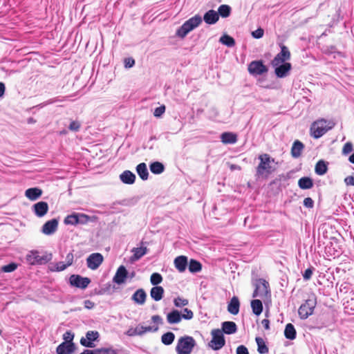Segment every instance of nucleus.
I'll use <instances>...</instances> for the list:
<instances>
[{
	"instance_id": "obj_22",
	"label": "nucleus",
	"mask_w": 354,
	"mask_h": 354,
	"mask_svg": "<svg viewBox=\"0 0 354 354\" xmlns=\"http://www.w3.org/2000/svg\"><path fill=\"white\" fill-rule=\"evenodd\" d=\"M203 19L207 24H214L219 19L218 14L214 10H209L204 15Z\"/></svg>"
},
{
	"instance_id": "obj_41",
	"label": "nucleus",
	"mask_w": 354,
	"mask_h": 354,
	"mask_svg": "<svg viewBox=\"0 0 354 354\" xmlns=\"http://www.w3.org/2000/svg\"><path fill=\"white\" fill-rule=\"evenodd\" d=\"M188 268L191 272H198L201 270L202 266L199 261L194 259H191L188 266Z\"/></svg>"
},
{
	"instance_id": "obj_32",
	"label": "nucleus",
	"mask_w": 354,
	"mask_h": 354,
	"mask_svg": "<svg viewBox=\"0 0 354 354\" xmlns=\"http://www.w3.org/2000/svg\"><path fill=\"white\" fill-rule=\"evenodd\" d=\"M298 186L301 189H308L313 187V181L310 177H302L298 180Z\"/></svg>"
},
{
	"instance_id": "obj_16",
	"label": "nucleus",
	"mask_w": 354,
	"mask_h": 354,
	"mask_svg": "<svg viewBox=\"0 0 354 354\" xmlns=\"http://www.w3.org/2000/svg\"><path fill=\"white\" fill-rule=\"evenodd\" d=\"M32 211L37 217H43L48 211V205L46 202L39 201L32 207Z\"/></svg>"
},
{
	"instance_id": "obj_54",
	"label": "nucleus",
	"mask_w": 354,
	"mask_h": 354,
	"mask_svg": "<svg viewBox=\"0 0 354 354\" xmlns=\"http://www.w3.org/2000/svg\"><path fill=\"white\" fill-rule=\"evenodd\" d=\"M304 205L307 208H313L314 206V201L311 198L307 197L304 200Z\"/></svg>"
},
{
	"instance_id": "obj_36",
	"label": "nucleus",
	"mask_w": 354,
	"mask_h": 354,
	"mask_svg": "<svg viewBox=\"0 0 354 354\" xmlns=\"http://www.w3.org/2000/svg\"><path fill=\"white\" fill-rule=\"evenodd\" d=\"M151 171L154 174H160L165 170V167L162 163L160 162H152L149 166Z\"/></svg>"
},
{
	"instance_id": "obj_43",
	"label": "nucleus",
	"mask_w": 354,
	"mask_h": 354,
	"mask_svg": "<svg viewBox=\"0 0 354 354\" xmlns=\"http://www.w3.org/2000/svg\"><path fill=\"white\" fill-rule=\"evenodd\" d=\"M162 281V277L160 274L154 272L151 275L150 281L152 285L157 286Z\"/></svg>"
},
{
	"instance_id": "obj_35",
	"label": "nucleus",
	"mask_w": 354,
	"mask_h": 354,
	"mask_svg": "<svg viewBox=\"0 0 354 354\" xmlns=\"http://www.w3.org/2000/svg\"><path fill=\"white\" fill-rule=\"evenodd\" d=\"M252 312L256 315H259L263 311V304L261 300L254 299L251 301Z\"/></svg>"
},
{
	"instance_id": "obj_25",
	"label": "nucleus",
	"mask_w": 354,
	"mask_h": 354,
	"mask_svg": "<svg viewBox=\"0 0 354 354\" xmlns=\"http://www.w3.org/2000/svg\"><path fill=\"white\" fill-rule=\"evenodd\" d=\"M120 179L124 184L131 185L135 182L136 175L131 171L126 170L120 175Z\"/></svg>"
},
{
	"instance_id": "obj_61",
	"label": "nucleus",
	"mask_w": 354,
	"mask_h": 354,
	"mask_svg": "<svg viewBox=\"0 0 354 354\" xmlns=\"http://www.w3.org/2000/svg\"><path fill=\"white\" fill-rule=\"evenodd\" d=\"M151 320L153 322L158 324H162V319L160 315H153L151 317Z\"/></svg>"
},
{
	"instance_id": "obj_64",
	"label": "nucleus",
	"mask_w": 354,
	"mask_h": 354,
	"mask_svg": "<svg viewBox=\"0 0 354 354\" xmlns=\"http://www.w3.org/2000/svg\"><path fill=\"white\" fill-rule=\"evenodd\" d=\"M82 354H97V348L94 349V350H88V349L84 350L82 352Z\"/></svg>"
},
{
	"instance_id": "obj_30",
	"label": "nucleus",
	"mask_w": 354,
	"mask_h": 354,
	"mask_svg": "<svg viewBox=\"0 0 354 354\" xmlns=\"http://www.w3.org/2000/svg\"><path fill=\"white\" fill-rule=\"evenodd\" d=\"M221 140L224 144H234L237 141V137L233 133L225 132L221 135Z\"/></svg>"
},
{
	"instance_id": "obj_29",
	"label": "nucleus",
	"mask_w": 354,
	"mask_h": 354,
	"mask_svg": "<svg viewBox=\"0 0 354 354\" xmlns=\"http://www.w3.org/2000/svg\"><path fill=\"white\" fill-rule=\"evenodd\" d=\"M304 147V145L299 140L295 141L291 149L292 156L295 158H299L301 154Z\"/></svg>"
},
{
	"instance_id": "obj_26",
	"label": "nucleus",
	"mask_w": 354,
	"mask_h": 354,
	"mask_svg": "<svg viewBox=\"0 0 354 354\" xmlns=\"http://www.w3.org/2000/svg\"><path fill=\"white\" fill-rule=\"evenodd\" d=\"M221 331L227 335L234 334L237 331V326L234 322H224L222 323Z\"/></svg>"
},
{
	"instance_id": "obj_21",
	"label": "nucleus",
	"mask_w": 354,
	"mask_h": 354,
	"mask_svg": "<svg viewBox=\"0 0 354 354\" xmlns=\"http://www.w3.org/2000/svg\"><path fill=\"white\" fill-rule=\"evenodd\" d=\"M147 294L142 288L137 290L131 297V299L139 305H143L145 303Z\"/></svg>"
},
{
	"instance_id": "obj_59",
	"label": "nucleus",
	"mask_w": 354,
	"mask_h": 354,
	"mask_svg": "<svg viewBox=\"0 0 354 354\" xmlns=\"http://www.w3.org/2000/svg\"><path fill=\"white\" fill-rule=\"evenodd\" d=\"M313 274V270L310 268H308L305 270L303 274V277L305 280H309Z\"/></svg>"
},
{
	"instance_id": "obj_13",
	"label": "nucleus",
	"mask_w": 354,
	"mask_h": 354,
	"mask_svg": "<svg viewBox=\"0 0 354 354\" xmlns=\"http://www.w3.org/2000/svg\"><path fill=\"white\" fill-rule=\"evenodd\" d=\"M99 337V333L97 331L89 330L86 334V338L82 337L80 339V344L88 348H93L95 346L93 342L97 339Z\"/></svg>"
},
{
	"instance_id": "obj_23",
	"label": "nucleus",
	"mask_w": 354,
	"mask_h": 354,
	"mask_svg": "<svg viewBox=\"0 0 354 354\" xmlns=\"http://www.w3.org/2000/svg\"><path fill=\"white\" fill-rule=\"evenodd\" d=\"M240 302L239 298L234 296L227 305V310L232 315H236L239 312Z\"/></svg>"
},
{
	"instance_id": "obj_34",
	"label": "nucleus",
	"mask_w": 354,
	"mask_h": 354,
	"mask_svg": "<svg viewBox=\"0 0 354 354\" xmlns=\"http://www.w3.org/2000/svg\"><path fill=\"white\" fill-rule=\"evenodd\" d=\"M296 330L292 324H288L284 330V335L286 339L293 340L296 338Z\"/></svg>"
},
{
	"instance_id": "obj_15",
	"label": "nucleus",
	"mask_w": 354,
	"mask_h": 354,
	"mask_svg": "<svg viewBox=\"0 0 354 354\" xmlns=\"http://www.w3.org/2000/svg\"><path fill=\"white\" fill-rule=\"evenodd\" d=\"M128 278V271L124 266H120L117 269L113 278V281L118 285L125 283Z\"/></svg>"
},
{
	"instance_id": "obj_38",
	"label": "nucleus",
	"mask_w": 354,
	"mask_h": 354,
	"mask_svg": "<svg viewBox=\"0 0 354 354\" xmlns=\"http://www.w3.org/2000/svg\"><path fill=\"white\" fill-rule=\"evenodd\" d=\"M147 248H134L132 250L133 252V255L132 257V259L134 261L140 259L142 257H143L147 253Z\"/></svg>"
},
{
	"instance_id": "obj_39",
	"label": "nucleus",
	"mask_w": 354,
	"mask_h": 354,
	"mask_svg": "<svg viewBox=\"0 0 354 354\" xmlns=\"http://www.w3.org/2000/svg\"><path fill=\"white\" fill-rule=\"evenodd\" d=\"M175 339V335L172 332H167L161 337V341L165 345L171 344Z\"/></svg>"
},
{
	"instance_id": "obj_33",
	"label": "nucleus",
	"mask_w": 354,
	"mask_h": 354,
	"mask_svg": "<svg viewBox=\"0 0 354 354\" xmlns=\"http://www.w3.org/2000/svg\"><path fill=\"white\" fill-rule=\"evenodd\" d=\"M328 170V166L326 162L323 160H319L315 167V171L317 175L322 176L324 175Z\"/></svg>"
},
{
	"instance_id": "obj_11",
	"label": "nucleus",
	"mask_w": 354,
	"mask_h": 354,
	"mask_svg": "<svg viewBox=\"0 0 354 354\" xmlns=\"http://www.w3.org/2000/svg\"><path fill=\"white\" fill-rule=\"evenodd\" d=\"M103 260V256L100 253H93L86 259L87 267L91 270H95L100 267Z\"/></svg>"
},
{
	"instance_id": "obj_44",
	"label": "nucleus",
	"mask_w": 354,
	"mask_h": 354,
	"mask_svg": "<svg viewBox=\"0 0 354 354\" xmlns=\"http://www.w3.org/2000/svg\"><path fill=\"white\" fill-rule=\"evenodd\" d=\"M189 301L187 299H184L180 297H178L174 299V304L177 308H182L187 305H188Z\"/></svg>"
},
{
	"instance_id": "obj_37",
	"label": "nucleus",
	"mask_w": 354,
	"mask_h": 354,
	"mask_svg": "<svg viewBox=\"0 0 354 354\" xmlns=\"http://www.w3.org/2000/svg\"><path fill=\"white\" fill-rule=\"evenodd\" d=\"M256 342L257 344V351L260 354H266L268 353V347L266 345L264 340L259 337H256Z\"/></svg>"
},
{
	"instance_id": "obj_28",
	"label": "nucleus",
	"mask_w": 354,
	"mask_h": 354,
	"mask_svg": "<svg viewBox=\"0 0 354 354\" xmlns=\"http://www.w3.org/2000/svg\"><path fill=\"white\" fill-rule=\"evenodd\" d=\"M164 292L165 290L162 286H157L151 289L150 295L153 300L158 301L162 299Z\"/></svg>"
},
{
	"instance_id": "obj_62",
	"label": "nucleus",
	"mask_w": 354,
	"mask_h": 354,
	"mask_svg": "<svg viewBox=\"0 0 354 354\" xmlns=\"http://www.w3.org/2000/svg\"><path fill=\"white\" fill-rule=\"evenodd\" d=\"M84 304V307L87 309H91L94 307V303L91 300H85Z\"/></svg>"
},
{
	"instance_id": "obj_56",
	"label": "nucleus",
	"mask_w": 354,
	"mask_h": 354,
	"mask_svg": "<svg viewBox=\"0 0 354 354\" xmlns=\"http://www.w3.org/2000/svg\"><path fill=\"white\" fill-rule=\"evenodd\" d=\"M134 64L135 60L133 58L129 57L124 59V66L126 68H131Z\"/></svg>"
},
{
	"instance_id": "obj_10",
	"label": "nucleus",
	"mask_w": 354,
	"mask_h": 354,
	"mask_svg": "<svg viewBox=\"0 0 354 354\" xmlns=\"http://www.w3.org/2000/svg\"><path fill=\"white\" fill-rule=\"evenodd\" d=\"M70 283L81 289H85L91 283V279L88 277H83L77 274H72L69 279Z\"/></svg>"
},
{
	"instance_id": "obj_17",
	"label": "nucleus",
	"mask_w": 354,
	"mask_h": 354,
	"mask_svg": "<svg viewBox=\"0 0 354 354\" xmlns=\"http://www.w3.org/2000/svg\"><path fill=\"white\" fill-rule=\"evenodd\" d=\"M58 221L57 219H51L44 223L42 227L41 232L46 235H50L53 234L57 229Z\"/></svg>"
},
{
	"instance_id": "obj_50",
	"label": "nucleus",
	"mask_w": 354,
	"mask_h": 354,
	"mask_svg": "<svg viewBox=\"0 0 354 354\" xmlns=\"http://www.w3.org/2000/svg\"><path fill=\"white\" fill-rule=\"evenodd\" d=\"M74 338V333L71 331H66L63 335V339H64V342H68V344H71V342H73Z\"/></svg>"
},
{
	"instance_id": "obj_58",
	"label": "nucleus",
	"mask_w": 354,
	"mask_h": 354,
	"mask_svg": "<svg viewBox=\"0 0 354 354\" xmlns=\"http://www.w3.org/2000/svg\"><path fill=\"white\" fill-rule=\"evenodd\" d=\"M344 183L347 186H354V176H348L344 178Z\"/></svg>"
},
{
	"instance_id": "obj_14",
	"label": "nucleus",
	"mask_w": 354,
	"mask_h": 354,
	"mask_svg": "<svg viewBox=\"0 0 354 354\" xmlns=\"http://www.w3.org/2000/svg\"><path fill=\"white\" fill-rule=\"evenodd\" d=\"M268 283L266 280H264L263 279H259L256 284V288H255V290H254L252 297H262L263 296H266L267 295V293L268 292Z\"/></svg>"
},
{
	"instance_id": "obj_52",
	"label": "nucleus",
	"mask_w": 354,
	"mask_h": 354,
	"mask_svg": "<svg viewBox=\"0 0 354 354\" xmlns=\"http://www.w3.org/2000/svg\"><path fill=\"white\" fill-rule=\"evenodd\" d=\"M80 123L78 121H72L69 126L68 129L72 131H78L80 129Z\"/></svg>"
},
{
	"instance_id": "obj_46",
	"label": "nucleus",
	"mask_w": 354,
	"mask_h": 354,
	"mask_svg": "<svg viewBox=\"0 0 354 354\" xmlns=\"http://www.w3.org/2000/svg\"><path fill=\"white\" fill-rule=\"evenodd\" d=\"M181 316L183 319L190 320L194 317V313L190 309L184 308L181 313Z\"/></svg>"
},
{
	"instance_id": "obj_18",
	"label": "nucleus",
	"mask_w": 354,
	"mask_h": 354,
	"mask_svg": "<svg viewBox=\"0 0 354 354\" xmlns=\"http://www.w3.org/2000/svg\"><path fill=\"white\" fill-rule=\"evenodd\" d=\"M75 350V344L73 342L61 343L56 348L57 354H72Z\"/></svg>"
},
{
	"instance_id": "obj_27",
	"label": "nucleus",
	"mask_w": 354,
	"mask_h": 354,
	"mask_svg": "<svg viewBox=\"0 0 354 354\" xmlns=\"http://www.w3.org/2000/svg\"><path fill=\"white\" fill-rule=\"evenodd\" d=\"M174 265L179 272H184L187 266V257L185 256H179L176 257L174 260Z\"/></svg>"
},
{
	"instance_id": "obj_1",
	"label": "nucleus",
	"mask_w": 354,
	"mask_h": 354,
	"mask_svg": "<svg viewBox=\"0 0 354 354\" xmlns=\"http://www.w3.org/2000/svg\"><path fill=\"white\" fill-rule=\"evenodd\" d=\"M335 125V122L333 120H328L323 118L317 120L313 122L310 126V136L315 139H318L329 130L332 129Z\"/></svg>"
},
{
	"instance_id": "obj_31",
	"label": "nucleus",
	"mask_w": 354,
	"mask_h": 354,
	"mask_svg": "<svg viewBox=\"0 0 354 354\" xmlns=\"http://www.w3.org/2000/svg\"><path fill=\"white\" fill-rule=\"evenodd\" d=\"M136 171L142 180H147L149 172L147 170V165L145 162L140 163L137 165Z\"/></svg>"
},
{
	"instance_id": "obj_12",
	"label": "nucleus",
	"mask_w": 354,
	"mask_h": 354,
	"mask_svg": "<svg viewBox=\"0 0 354 354\" xmlns=\"http://www.w3.org/2000/svg\"><path fill=\"white\" fill-rule=\"evenodd\" d=\"M248 71L251 75H260L268 71V68L262 61H252L248 65Z\"/></svg>"
},
{
	"instance_id": "obj_5",
	"label": "nucleus",
	"mask_w": 354,
	"mask_h": 354,
	"mask_svg": "<svg viewBox=\"0 0 354 354\" xmlns=\"http://www.w3.org/2000/svg\"><path fill=\"white\" fill-rule=\"evenodd\" d=\"M317 305V299L315 295H312L302 304L299 310L298 313L299 317L302 319H307L313 313L314 309Z\"/></svg>"
},
{
	"instance_id": "obj_63",
	"label": "nucleus",
	"mask_w": 354,
	"mask_h": 354,
	"mask_svg": "<svg viewBox=\"0 0 354 354\" xmlns=\"http://www.w3.org/2000/svg\"><path fill=\"white\" fill-rule=\"evenodd\" d=\"M261 324L266 330L270 328V321L267 319H264L261 321Z\"/></svg>"
},
{
	"instance_id": "obj_19",
	"label": "nucleus",
	"mask_w": 354,
	"mask_h": 354,
	"mask_svg": "<svg viewBox=\"0 0 354 354\" xmlns=\"http://www.w3.org/2000/svg\"><path fill=\"white\" fill-rule=\"evenodd\" d=\"M275 67V74L279 78L285 77L288 75L291 70V64L290 63H282Z\"/></svg>"
},
{
	"instance_id": "obj_51",
	"label": "nucleus",
	"mask_w": 354,
	"mask_h": 354,
	"mask_svg": "<svg viewBox=\"0 0 354 354\" xmlns=\"http://www.w3.org/2000/svg\"><path fill=\"white\" fill-rule=\"evenodd\" d=\"M165 111V106L162 105L155 109L153 115L156 118H160Z\"/></svg>"
},
{
	"instance_id": "obj_40",
	"label": "nucleus",
	"mask_w": 354,
	"mask_h": 354,
	"mask_svg": "<svg viewBox=\"0 0 354 354\" xmlns=\"http://www.w3.org/2000/svg\"><path fill=\"white\" fill-rule=\"evenodd\" d=\"M217 13L222 17H227L230 15L231 8L228 5L223 4L218 7Z\"/></svg>"
},
{
	"instance_id": "obj_24",
	"label": "nucleus",
	"mask_w": 354,
	"mask_h": 354,
	"mask_svg": "<svg viewBox=\"0 0 354 354\" xmlns=\"http://www.w3.org/2000/svg\"><path fill=\"white\" fill-rule=\"evenodd\" d=\"M42 194V190L38 187L29 188L26 190L25 196L30 201H36Z\"/></svg>"
},
{
	"instance_id": "obj_42",
	"label": "nucleus",
	"mask_w": 354,
	"mask_h": 354,
	"mask_svg": "<svg viewBox=\"0 0 354 354\" xmlns=\"http://www.w3.org/2000/svg\"><path fill=\"white\" fill-rule=\"evenodd\" d=\"M219 41L227 47H233L235 45V40L228 35L221 37Z\"/></svg>"
},
{
	"instance_id": "obj_20",
	"label": "nucleus",
	"mask_w": 354,
	"mask_h": 354,
	"mask_svg": "<svg viewBox=\"0 0 354 354\" xmlns=\"http://www.w3.org/2000/svg\"><path fill=\"white\" fill-rule=\"evenodd\" d=\"M181 313L178 310H172L167 315V322L169 324H176L182 321Z\"/></svg>"
},
{
	"instance_id": "obj_47",
	"label": "nucleus",
	"mask_w": 354,
	"mask_h": 354,
	"mask_svg": "<svg viewBox=\"0 0 354 354\" xmlns=\"http://www.w3.org/2000/svg\"><path fill=\"white\" fill-rule=\"evenodd\" d=\"M68 266L63 261L57 262L55 264V268L51 269L53 271L60 272L64 270Z\"/></svg>"
},
{
	"instance_id": "obj_2",
	"label": "nucleus",
	"mask_w": 354,
	"mask_h": 354,
	"mask_svg": "<svg viewBox=\"0 0 354 354\" xmlns=\"http://www.w3.org/2000/svg\"><path fill=\"white\" fill-rule=\"evenodd\" d=\"M260 162L257 167V175L268 178L270 174L275 171V167L272 164L275 163L274 159L270 155L263 153L259 156Z\"/></svg>"
},
{
	"instance_id": "obj_7",
	"label": "nucleus",
	"mask_w": 354,
	"mask_h": 354,
	"mask_svg": "<svg viewBox=\"0 0 354 354\" xmlns=\"http://www.w3.org/2000/svg\"><path fill=\"white\" fill-rule=\"evenodd\" d=\"M212 340L208 343L209 347L214 351H218L225 344L223 332L220 329H214L211 332Z\"/></svg>"
},
{
	"instance_id": "obj_4",
	"label": "nucleus",
	"mask_w": 354,
	"mask_h": 354,
	"mask_svg": "<svg viewBox=\"0 0 354 354\" xmlns=\"http://www.w3.org/2000/svg\"><path fill=\"white\" fill-rule=\"evenodd\" d=\"M202 22L200 15H195L187 20L177 30L176 35L184 38L190 31L198 27Z\"/></svg>"
},
{
	"instance_id": "obj_8",
	"label": "nucleus",
	"mask_w": 354,
	"mask_h": 354,
	"mask_svg": "<svg viewBox=\"0 0 354 354\" xmlns=\"http://www.w3.org/2000/svg\"><path fill=\"white\" fill-rule=\"evenodd\" d=\"M280 48V53H279L272 61V65L273 66H277L280 64L286 63V61L289 60L290 59V52L288 50V47L283 44H281Z\"/></svg>"
},
{
	"instance_id": "obj_3",
	"label": "nucleus",
	"mask_w": 354,
	"mask_h": 354,
	"mask_svg": "<svg viewBox=\"0 0 354 354\" xmlns=\"http://www.w3.org/2000/svg\"><path fill=\"white\" fill-rule=\"evenodd\" d=\"M196 344V341L192 337H181L178 340L176 351L177 354H191Z\"/></svg>"
},
{
	"instance_id": "obj_60",
	"label": "nucleus",
	"mask_w": 354,
	"mask_h": 354,
	"mask_svg": "<svg viewBox=\"0 0 354 354\" xmlns=\"http://www.w3.org/2000/svg\"><path fill=\"white\" fill-rule=\"evenodd\" d=\"M73 254L72 252L68 253L66 257V263L69 266L72 265L73 261Z\"/></svg>"
},
{
	"instance_id": "obj_57",
	"label": "nucleus",
	"mask_w": 354,
	"mask_h": 354,
	"mask_svg": "<svg viewBox=\"0 0 354 354\" xmlns=\"http://www.w3.org/2000/svg\"><path fill=\"white\" fill-rule=\"evenodd\" d=\"M140 333L138 332V330L135 328H129L125 334L128 336L132 337L136 336L137 334H140Z\"/></svg>"
},
{
	"instance_id": "obj_48",
	"label": "nucleus",
	"mask_w": 354,
	"mask_h": 354,
	"mask_svg": "<svg viewBox=\"0 0 354 354\" xmlns=\"http://www.w3.org/2000/svg\"><path fill=\"white\" fill-rule=\"evenodd\" d=\"M353 150V147L352 142H348L343 147L342 154L344 156H346L348 153H350L351 152H352Z\"/></svg>"
},
{
	"instance_id": "obj_9",
	"label": "nucleus",
	"mask_w": 354,
	"mask_h": 354,
	"mask_svg": "<svg viewBox=\"0 0 354 354\" xmlns=\"http://www.w3.org/2000/svg\"><path fill=\"white\" fill-rule=\"evenodd\" d=\"M88 221V216L84 214H73L67 216L64 219L66 225H75L77 224H84Z\"/></svg>"
},
{
	"instance_id": "obj_45",
	"label": "nucleus",
	"mask_w": 354,
	"mask_h": 354,
	"mask_svg": "<svg viewBox=\"0 0 354 354\" xmlns=\"http://www.w3.org/2000/svg\"><path fill=\"white\" fill-rule=\"evenodd\" d=\"M97 354H118V351L112 347L97 348Z\"/></svg>"
},
{
	"instance_id": "obj_53",
	"label": "nucleus",
	"mask_w": 354,
	"mask_h": 354,
	"mask_svg": "<svg viewBox=\"0 0 354 354\" xmlns=\"http://www.w3.org/2000/svg\"><path fill=\"white\" fill-rule=\"evenodd\" d=\"M264 30L261 28H259L256 30L252 32V36L255 39H260L263 36Z\"/></svg>"
},
{
	"instance_id": "obj_55",
	"label": "nucleus",
	"mask_w": 354,
	"mask_h": 354,
	"mask_svg": "<svg viewBox=\"0 0 354 354\" xmlns=\"http://www.w3.org/2000/svg\"><path fill=\"white\" fill-rule=\"evenodd\" d=\"M236 354H249V352L246 346L240 345L236 348Z\"/></svg>"
},
{
	"instance_id": "obj_6",
	"label": "nucleus",
	"mask_w": 354,
	"mask_h": 354,
	"mask_svg": "<svg viewBox=\"0 0 354 354\" xmlns=\"http://www.w3.org/2000/svg\"><path fill=\"white\" fill-rule=\"evenodd\" d=\"M26 261L31 265H42L50 261L52 259L51 254H44L40 255V252L37 250H32L26 255Z\"/></svg>"
},
{
	"instance_id": "obj_49",
	"label": "nucleus",
	"mask_w": 354,
	"mask_h": 354,
	"mask_svg": "<svg viewBox=\"0 0 354 354\" xmlns=\"http://www.w3.org/2000/svg\"><path fill=\"white\" fill-rule=\"evenodd\" d=\"M17 265L15 263H11L8 265L3 266L1 268L4 272H11L16 270Z\"/></svg>"
}]
</instances>
